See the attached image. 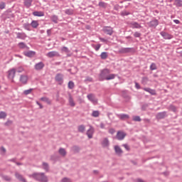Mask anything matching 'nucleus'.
I'll return each instance as SVG.
<instances>
[{
    "instance_id": "1",
    "label": "nucleus",
    "mask_w": 182,
    "mask_h": 182,
    "mask_svg": "<svg viewBox=\"0 0 182 182\" xmlns=\"http://www.w3.org/2000/svg\"><path fill=\"white\" fill-rule=\"evenodd\" d=\"M29 177L31 178H33V180H36V181H39V182H48L49 181V179L45 175V173H38L35 172L31 175H29Z\"/></svg>"
},
{
    "instance_id": "2",
    "label": "nucleus",
    "mask_w": 182,
    "mask_h": 182,
    "mask_svg": "<svg viewBox=\"0 0 182 182\" xmlns=\"http://www.w3.org/2000/svg\"><path fill=\"white\" fill-rule=\"evenodd\" d=\"M108 75H110V70L108 68H105L100 71L99 74V80L100 82H103V80H106Z\"/></svg>"
},
{
    "instance_id": "3",
    "label": "nucleus",
    "mask_w": 182,
    "mask_h": 182,
    "mask_svg": "<svg viewBox=\"0 0 182 182\" xmlns=\"http://www.w3.org/2000/svg\"><path fill=\"white\" fill-rule=\"evenodd\" d=\"M118 53L121 55L126 53H136V48H121L119 49Z\"/></svg>"
},
{
    "instance_id": "4",
    "label": "nucleus",
    "mask_w": 182,
    "mask_h": 182,
    "mask_svg": "<svg viewBox=\"0 0 182 182\" xmlns=\"http://www.w3.org/2000/svg\"><path fill=\"white\" fill-rule=\"evenodd\" d=\"M102 31L106 35H109V36H112L113 35V28L111 26H104L102 28Z\"/></svg>"
},
{
    "instance_id": "5",
    "label": "nucleus",
    "mask_w": 182,
    "mask_h": 182,
    "mask_svg": "<svg viewBox=\"0 0 182 182\" xmlns=\"http://www.w3.org/2000/svg\"><path fill=\"white\" fill-rule=\"evenodd\" d=\"M63 77L64 75L62 73H57L55 77V82H58V85H63Z\"/></svg>"
},
{
    "instance_id": "6",
    "label": "nucleus",
    "mask_w": 182,
    "mask_h": 182,
    "mask_svg": "<svg viewBox=\"0 0 182 182\" xmlns=\"http://www.w3.org/2000/svg\"><path fill=\"white\" fill-rule=\"evenodd\" d=\"M126 136H127V134H126L125 132L118 131L115 136V139H117V140H124Z\"/></svg>"
},
{
    "instance_id": "7",
    "label": "nucleus",
    "mask_w": 182,
    "mask_h": 182,
    "mask_svg": "<svg viewBox=\"0 0 182 182\" xmlns=\"http://www.w3.org/2000/svg\"><path fill=\"white\" fill-rule=\"evenodd\" d=\"M166 117H167V112L166 111L159 112L156 115V120H161L163 119H166Z\"/></svg>"
},
{
    "instance_id": "8",
    "label": "nucleus",
    "mask_w": 182,
    "mask_h": 182,
    "mask_svg": "<svg viewBox=\"0 0 182 182\" xmlns=\"http://www.w3.org/2000/svg\"><path fill=\"white\" fill-rule=\"evenodd\" d=\"M129 25L132 29H141L142 28L141 25L136 21H131Z\"/></svg>"
},
{
    "instance_id": "9",
    "label": "nucleus",
    "mask_w": 182,
    "mask_h": 182,
    "mask_svg": "<svg viewBox=\"0 0 182 182\" xmlns=\"http://www.w3.org/2000/svg\"><path fill=\"white\" fill-rule=\"evenodd\" d=\"M87 97L88 100L92 102V103H93L94 105H97V100L96 97L95 96V95L89 94V95H87Z\"/></svg>"
},
{
    "instance_id": "10",
    "label": "nucleus",
    "mask_w": 182,
    "mask_h": 182,
    "mask_svg": "<svg viewBox=\"0 0 182 182\" xmlns=\"http://www.w3.org/2000/svg\"><path fill=\"white\" fill-rule=\"evenodd\" d=\"M15 73H16V70L15 68H12L8 71V78L14 79L15 77Z\"/></svg>"
},
{
    "instance_id": "11",
    "label": "nucleus",
    "mask_w": 182,
    "mask_h": 182,
    "mask_svg": "<svg viewBox=\"0 0 182 182\" xmlns=\"http://www.w3.org/2000/svg\"><path fill=\"white\" fill-rule=\"evenodd\" d=\"M43 68H45V63H43V62L38 63L34 65L36 70H42Z\"/></svg>"
},
{
    "instance_id": "12",
    "label": "nucleus",
    "mask_w": 182,
    "mask_h": 182,
    "mask_svg": "<svg viewBox=\"0 0 182 182\" xmlns=\"http://www.w3.org/2000/svg\"><path fill=\"white\" fill-rule=\"evenodd\" d=\"M160 35L162 36L164 39H171L173 38V36L166 31H161L160 33Z\"/></svg>"
},
{
    "instance_id": "13",
    "label": "nucleus",
    "mask_w": 182,
    "mask_h": 182,
    "mask_svg": "<svg viewBox=\"0 0 182 182\" xmlns=\"http://www.w3.org/2000/svg\"><path fill=\"white\" fill-rule=\"evenodd\" d=\"M23 55L27 58H33L36 55V52L32 50L25 51L23 52Z\"/></svg>"
},
{
    "instance_id": "14",
    "label": "nucleus",
    "mask_w": 182,
    "mask_h": 182,
    "mask_svg": "<svg viewBox=\"0 0 182 182\" xmlns=\"http://www.w3.org/2000/svg\"><path fill=\"white\" fill-rule=\"evenodd\" d=\"M117 116L119 118V120H129L130 119V116L127 114H118Z\"/></svg>"
},
{
    "instance_id": "15",
    "label": "nucleus",
    "mask_w": 182,
    "mask_h": 182,
    "mask_svg": "<svg viewBox=\"0 0 182 182\" xmlns=\"http://www.w3.org/2000/svg\"><path fill=\"white\" fill-rule=\"evenodd\" d=\"M149 28H156L159 25V20L154 19L148 23Z\"/></svg>"
},
{
    "instance_id": "16",
    "label": "nucleus",
    "mask_w": 182,
    "mask_h": 182,
    "mask_svg": "<svg viewBox=\"0 0 182 182\" xmlns=\"http://www.w3.org/2000/svg\"><path fill=\"white\" fill-rule=\"evenodd\" d=\"M114 151H115L116 154H117V156H122V154L123 153V150H122V148H120V146H119V145L114 146Z\"/></svg>"
},
{
    "instance_id": "17",
    "label": "nucleus",
    "mask_w": 182,
    "mask_h": 182,
    "mask_svg": "<svg viewBox=\"0 0 182 182\" xmlns=\"http://www.w3.org/2000/svg\"><path fill=\"white\" fill-rule=\"evenodd\" d=\"M95 132V129L90 127V128L87 131V136L88 137V139H92L93 138V133Z\"/></svg>"
},
{
    "instance_id": "18",
    "label": "nucleus",
    "mask_w": 182,
    "mask_h": 182,
    "mask_svg": "<svg viewBox=\"0 0 182 182\" xmlns=\"http://www.w3.org/2000/svg\"><path fill=\"white\" fill-rule=\"evenodd\" d=\"M144 90L145 92H148L149 93H150V95H151L152 96H156V95H157V92H156V90H153L150 87H146L144 88Z\"/></svg>"
},
{
    "instance_id": "19",
    "label": "nucleus",
    "mask_w": 182,
    "mask_h": 182,
    "mask_svg": "<svg viewBox=\"0 0 182 182\" xmlns=\"http://www.w3.org/2000/svg\"><path fill=\"white\" fill-rule=\"evenodd\" d=\"M20 82L23 83V85H26V83H28V76L21 75L20 76Z\"/></svg>"
},
{
    "instance_id": "20",
    "label": "nucleus",
    "mask_w": 182,
    "mask_h": 182,
    "mask_svg": "<svg viewBox=\"0 0 182 182\" xmlns=\"http://www.w3.org/2000/svg\"><path fill=\"white\" fill-rule=\"evenodd\" d=\"M101 144H102V147H109V146L110 145V142L109 141V139L104 138V139L101 142Z\"/></svg>"
},
{
    "instance_id": "21",
    "label": "nucleus",
    "mask_w": 182,
    "mask_h": 182,
    "mask_svg": "<svg viewBox=\"0 0 182 182\" xmlns=\"http://www.w3.org/2000/svg\"><path fill=\"white\" fill-rule=\"evenodd\" d=\"M69 98H68V102L70 104V106H71V107H75V106H76V104L75 103V101L73 100V97H72V94L70 93L68 95Z\"/></svg>"
},
{
    "instance_id": "22",
    "label": "nucleus",
    "mask_w": 182,
    "mask_h": 182,
    "mask_svg": "<svg viewBox=\"0 0 182 182\" xmlns=\"http://www.w3.org/2000/svg\"><path fill=\"white\" fill-rule=\"evenodd\" d=\"M48 58H55V56H59V53L58 51H50L47 53Z\"/></svg>"
},
{
    "instance_id": "23",
    "label": "nucleus",
    "mask_w": 182,
    "mask_h": 182,
    "mask_svg": "<svg viewBox=\"0 0 182 182\" xmlns=\"http://www.w3.org/2000/svg\"><path fill=\"white\" fill-rule=\"evenodd\" d=\"M26 34L25 33H17V39H22L23 41H25L26 39Z\"/></svg>"
},
{
    "instance_id": "24",
    "label": "nucleus",
    "mask_w": 182,
    "mask_h": 182,
    "mask_svg": "<svg viewBox=\"0 0 182 182\" xmlns=\"http://www.w3.org/2000/svg\"><path fill=\"white\" fill-rule=\"evenodd\" d=\"M32 2H33V0H24V6H26V8H31V6H32Z\"/></svg>"
},
{
    "instance_id": "25",
    "label": "nucleus",
    "mask_w": 182,
    "mask_h": 182,
    "mask_svg": "<svg viewBox=\"0 0 182 182\" xmlns=\"http://www.w3.org/2000/svg\"><path fill=\"white\" fill-rule=\"evenodd\" d=\"M71 151H73L74 154H76L77 153H79V151H80V147L75 145L71 148Z\"/></svg>"
},
{
    "instance_id": "26",
    "label": "nucleus",
    "mask_w": 182,
    "mask_h": 182,
    "mask_svg": "<svg viewBox=\"0 0 182 182\" xmlns=\"http://www.w3.org/2000/svg\"><path fill=\"white\" fill-rule=\"evenodd\" d=\"M85 130H86V127L84 124L77 127V132L79 133H85Z\"/></svg>"
},
{
    "instance_id": "27",
    "label": "nucleus",
    "mask_w": 182,
    "mask_h": 182,
    "mask_svg": "<svg viewBox=\"0 0 182 182\" xmlns=\"http://www.w3.org/2000/svg\"><path fill=\"white\" fill-rule=\"evenodd\" d=\"M31 26L33 28V29H36L38 26H39V23L38 21L33 20L30 23Z\"/></svg>"
},
{
    "instance_id": "28",
    "label": "nucleus",
    "mask_w": 182,
    "mask_h": 182,
    "mask_svg": "<svg viewBox=\"0 0 182 182\" xmlns=\"http://www.w3.org/2000/svg\"><path fill=\"white\" fill-rule=\"evenodd\" d=\"M173 5L176 6V8H181L182 6V0H174Z\"/></svg>"
},
{
    "instance_id": "29",
    "label": "nucleus",
    "mask_w": 182,
    "mask_h": 182,
    "mask_svg": "<svg viewBox=\"0 0 182 182\" xmlns=\"http://www.w3.org/2000/svg\"><path fill=\"white\" fill-rule=\"evenodd\" d=\"M58 153L63 157H65V156H66L67 154L66 149H65L64 148H60L58 150Z\"/></svg>"
},
{
    "instance_id": "30",
    "label": "nucleus",
    "mask_w": 182,
    "mask_h": 182,
    "mask_svg": "<svg viewBox=\"0 0 182 182\" xmlns=\"http://www.w3.org/2000/svg\"><path fill=\"white\" fill-rule=\"evenodd\" d=\"M34 16H45V13L43 11H34L33 12Z\"/></svg>"
},
{
    "instance_id": "31",
    "label": "nucleus",
    "mask_w": 182,
    "mask_h": 182,
    "mask_svg": "<svg viewBox=\"0 0 182 182\" xmlns=\"http://www.w3.org/2000/svg\"><path fill=\"white\" fill-rule=\"evenodd\" d=\"M98 6H100V8H103V9H106V8H107V3H105V1H100Z\"/></svg>"
},
{
    "instance_id": "32",
    "label": "nucleus",
    "mask_w": 182,
    "mask_h": 182,
    "mask_svg": "<svg viewBox=\"0 0 182 182\" xmlns=\"http://www.w3.org/2000/svg\"><path fill=\"white\" fill-rule=\"evenodd\" d=\"M42 166H43V170H45L48 173V171H49V164L46 162H43Z\"/></svg>"
},
{
    "instance_id": "33",
    "label": "nucleus",
    "mask_w": 182,
    "mask_h": 182,
    "mask_svg": "<svg viewBox=\"0 0 182 182\" xmlns=\"http://www.w3.org/2000/svg\"><path fill=\"white\" fill-rule=\"evenodd\" d=\"M109 56V54L107 53V52H102L100 55V58L101 59H102L103 60L107 59Z\"/></svg>"
},
{
    "instance_id": "34",
    "label": "nucleus",
    "mask_w": 182,
    "mask_h": 182,
    "mask_svg": "<svg viewBox=\"0 0 182 182\" xmlns=\"http://www.w3.org/2000/svg\"><path fill=\"white\" fill-rule=\"evenodd\" d=\"M58 17L56 15H53L50 16V20L52 21V22H53L54 23H58Z\"/></svg>"
},
{
    "instance_id": "35",
    "label": "nucleus",
    "mask_w": 182,
    "mask_h": 182,
    "mask_svg": "<svg viewBox=\"0 0 182 182\" xmlns=\"http://www.w3.org/2000/svg\"><path fill=\"white\" fill-rule=\"evenodd\" d=\"M116 77L115 74H108L106 80H112Z\"/></svg>"
},
{
    "instance_id": "36",
    "label": "nucleus",
    "mask_w": 182,
    "mask_h": 182,
    "mask_svg": "<svg viewBox=\"0 0 182 182\" xmlns=\"http://www.w3.org/2000/svg\"><path fill=\"white\" fill-rule=\"evenodd\" d=\"M23 26L26 31H31V23H25L24 24H23Z\"/></svg>"
},
{
    "instance_id": "37",
    "label": "nucleus",
    "mask_w": 182,
    "mask_h": 182,
    "mask_svg": "<svg viewBox=\"0 0 182 182\" xmlns=\"http://www.w3.org/2000/svg\"><path fill=\"white\" fill-rule=\"evenodd\" d=\"M19 49H25L26 48V44L23 42H20L18 43Z\"/></svg>"
},
{
    "instance_id": "38",
    "label": "nucleus",
    "mask_w": 182,
    "mask_h": 182,
    "mask_svg": "<svg viewBox=\"0 0 182 182\" xmlns=\"http://www.w3.org/2000/svg\"><path fill=\"white\" fill-rule=\"evenodd\" d=\"M41 100L42 102H46V103H48V105H50V100L46 97H43L41 98Z\"/></svg>"
},
{
    "instance_id": "39",
    "label": "nucleus",
    "mask_w": 182,
    "mask_h": 182,
    "mask_svg": "<svg viewBox=\"0 0 182 182\" xmlns=\"http://www.w3.org/2000/svg\"><path fill=\"white\" fill-rule=\"evenodd\" d=\"M61 51L65 52V53H70V50H69V48H68V47H66V46L62 47Z\"/></svg>"
},
{
    "instance_id": "40",
    "label": "nucleus",
    "mask_w": 182,
    "mask_h": 182,
    "mask_svg": "<svg viewBox=\"0 0 182 182\" xmlns=\"http://www.w3.org/2000/svg\"><path fill=\"white\" fill-rule=\"evenodd\" d=\"M131 12H129L127 11H123L120 13L121 16H127L129 15H131Z\"/></svg>"
},
{
    "instance_id": "41",
    "label": "nucleus",
    "mask_w": 182,
    "mask_h": 182,
    "mask_svg": "<svg viewBox=\"0 0 182 182\" xmlns=\"http://www.w3.org/2000/svg\"><path fill=\"white\" fill-rule=\"evenodd\" d=\"M65 14H66V15H73V9H66L65 11Z\"/></svg>"
},
{
    "instance_id": "42",
    "label": "nucleus",
    "mask_w": 182,
    "mask_h": 182,
    "mask_svg": "<svg viewBox=\"0 0 182 182\" xmlns=\"http://www.w3.org/2000/svg\"><path fill=\"white\" fill-rule=\"evenodd\" d=\"M6 112L1 111L0 112V119H6Z\"/></svg>"
},
{
    "instance_id": "43",
    "label": "nucleus",
    "mask_w": 182,
    "mask_h": 182,
    "mask_svg": "<svg viewBox=\"0 0 182 182\" xmlns=\"http://www.w3.org/2000/svg\"><path fill=\"white\" fill-rule=\"evenodd\" d=\"M100 112L99 111H93L92 113V117H99Z\"/></svg>"
},
{
    "instance_id": "44",
    "label": "nucleus",
    "mask_w": 182,
    "mask_h": 182,
    "mask_svg": "<svg viewBox=\"0 0 182 182\" xmlns=\"http://www.w3.org/2000/svg\"><path fill=\"white\" fill-rule=\"evenodd\" d=\"M75 87V82L73 81H69L68 89H73Z\"/></svg>"
},
{
    "instance_id": "45",
    "label": "nucleus",
    "mask_w": 182,
    "mask_h": 182,
    "mask_svg": "<svg viewBox=\"0 0 182 182\" xmlns=\"http://www.w3.org/2000/svg\"><path fill=\"white\" fill-rule=\"evenodd\" d=\"M32 90H33V89L30 88L29 90H26L23 91V94L26 95H31V93H32Z\"/></svg>"
},
{
    "instance_id": "46",
    "label": "nucleus",
    "mask_w": 182,
    "mask_h": 182,
    "mask_svg": "<svg viewBox=\"0 0 182 182\" xmlns=\"http://www.w3.org/2000/svg\"><path fill=\"white\" fill-rule=\"evenodd\" d=\"M149 107V104H144L141 109L142 110V112H146V110H147V108Z\"/></svg>"
},
{
    "instance_id": "47",
    "label": "nucleus",
    "mask_w": 182,
    "mask_h": 182,
    "mask_svg": "<svg viewBox=\"0 0 182 182\" xmlns=\"http://www.w3.org/2000/svg\"><path fill=\"white\" fill-rule=\"evenodd\" d=\"M151 70H156L157 69V65H156V63H152L150 65Z\"/></svg>"
},
{
    "instance_id": "48",
    "label": "nucleus",
    "mask_w": 182,
    "mask_h": 182,
    "mask_svg": "<svg viewBox=\"0 0 182 182\" xmlns=\"http://www.w3.org/2000/svg\"><path fill=\"white\" fill-rule=\"evenodd\" d=\"M122 146L124 147L127 151H130V146L127 144H122Z\"/></svg>"
},
{
    "instance_id": "49",
    "label": "nucleus",
    "mask_w": 182,
    "mask_h": 182,
    "mask_svg": "<svg viewBox=\"0 0 182 182\" xmlns=\"http://www.w3.org/2000/svg\"><path fill=\"white\" fill-rule=\"evenodd\" d=\"M134 122H140L141 120V118H140V116H134L133 117Z\"/></svg>"
},
{
    "instance_id": "50",
    "label": "nucleus",
    "mask_w": 182,
    "mask_h": 182,
    "mask_svg": "<svg viewBox=\"0 0 182 182\" xmlns=\"http://www.w3.org/2000/svg\"><path fill=\"white\" fill-rule=\"evenodd\" d=\"M50 159L53 160V161H56V160L59 159V156L56 155H52Z\"/></svg>"
},
{
    "instance_id": "51",
    "label": "nucleus",
    "mask_w": 182,
    "mask_h": 182,
    "mask_svg": "<svg viewBox=\"0 0 182 182\" xmlns=\"http://www.w3.org/2000/svg\"><path fill=\"white\" fill-rule=\"evenodd\" d=\"M3 178L5 180V181H12V178L8 176H3Z\"/></svg>"
},
{
    "instance_id": "52",
    "label": "nucleus",
    "mask_w": 182,
    "mask_h": 182,
    "mask_svg": "<svg viewBox=\"0 0 182 182\" xmlns=\"http://www.w3.org/2000/svg\"><path fill=\"white\" fill-rule=\"evenodd\" d=\"M149 82V77H143L141 80V83H147Z\"/></svg>"
},
{
    "instance_id": "53",
    "label": "nucleus",
    "mask_w": 182,
    "mask_h": 182,
    "mask_svg": "<svg viewBox=\"0 0 182 182\" xmlns=\"http://www.w3.org/2000/svg\"><path fill=\"white\" fill-rule=\"evenodd\" d=\"M134 38H140V36H141V33H139V31H136L134 33Z\"/></svg>"
},
{
    "instance_id": "54",
    "label": "nucleus",
    "mask_w": 182,
    "mask_h": 182,
    "mask_svg": "<svg viewBox=\"0 0 182 182\" xmlns=\"http://www.w3.org/2000/svg\"><path fill=\"white\" fill-rule=\"evenodd\" d=\"M169 108L171 109V110H172V112H176L177 111V108L176 107V106L171 105L169 106Z\"/></svg>"
},
{
    "instance_id": "55",
    "label": "nucleus",
    "mask_w": 182,
    "mask_h": 182,
    "mask_svg": "<svg viewBox=\"0 0 182 182\" xmlns=\"http://www.w3.org/2000/svg\"><path fill=\"white\" fill-rule=\"evenodd\" d=\"M85 82H93V78H92L91 77L87 76V77H85Z\"/></svg>"
},
{
    "instance_id": "56",
    "label": "nucleus",
    "mask_w": 182,
    "mask_h": 182,
    "mask_svg": "<svg viewBox=\"0 0 182 182\" xmlns=\"http://www.w3.org/2000/svg\"><path fill=\"white\" fill-rule=\"evenodd\" d=\"M5 6H6L5 2L1 1L0 3V9H5Z\"/></svg>"
},
{
    "instance_id": "57",
    "label": "nucleus",
    "mask_w": 182,
    "mask_h": 182,
    "mask_svg": "<svg viewBox=\"0 0 182 182\" xmlns=\"http://www.w3.org/2000/svg\"><path fill=\"white\" fill-rule=\"evenodd\" d=\"M121 8L122 6H120L119 4H116L115 6H114V11H119Z\"/></svg>"
},
{
    "instance_id": "58",
    "label": "nucleus",
    "mask_w": 182,
    "mask_h": 182,
    "mask_svg": "<svg viewBox=\"0 0 182 182\" xmlns=\"http://www.w3.org/2000/svg\"><path fill=\"white\" fill-rule=\"evenodd\" d=\"M109 133L110 134H114V133H116V130H115L114 128H110V129H109Z\"/></svg>"
},
{
    "instance_id": "59",
    "label": "nucleus",
    "mask_w": 182,
    "mask_h": 182,
    "mask_svg": "<svg viewBox=\"0 0 182 182\" xmlns=\"http://www.w3.org/2000/svg\"><path fill=\"white\" fill-rule=\"evenodd\" d=\"M122 97H124V99H127L128 100H130V97L126 93L122 94Z\"/></svg>"
},
{
    "instance_id": "60",
    "label": "nucleus",
    "mask_w": 182,
    "mask_h": 182,
    "mask_svg": "<svg viewBox=\"0 0 182 182\" xmlns=\"http://www.w3.org/2000/svg\"><path fill=\"white\" fill-rule=\"evenodd\" d=\"M61 181L62 182H72V180H70V178H63Z\"/></svg>"
},
{
    "instance_id": "61",
    "label": "nucleus",
    "mask_w": 182,
    "mask_h": 182,
    "mask_svg": "<svg viewBox=\"0 0 182 182\" xmlns=\"http://www.w3.org/2000/svg\"><path fill=\"white\" fill-rule=\"evenodd\" d=\"M52 35V28L47 30V36H50Z\"/></svg>"
},
{
    "instance_id": "62",
    "label": "nucleus",
    "mask_w": 182,
    "mask_h": 182,
    "mask_svg": "<svg viewBox=\"0 0 182 182\" xmlns=\"http://www.w3.org/2000/svg\"><path fill=\"white\" fill-rule=\"evenodd\" d=\"M12 124V121L11 120H8L7 122H5V125L6 126H11V124Z\"/></svg>"
},
{
    "instance_id": "63",
    "label": "nucleus",
    "mask_w": 182,
    "mask_h": 182,
    "mask_svg": "<svg viewBox=\"0 0 182 182\" xmlns=\"http://www.w3.org/2000/svg\"><path fill=\"white\" fill-rule=\"evenodd\" d=\"M100 46H102V45L100 44H97L95 47V50H99L100 49Z\"/></svg>"
},
{
    "instance_id": "64",
    "label": "nucleus",
    "mask_w": 182,
    "mask_h": 182,
    "mask_svg": "<svg viewBox=\"0 0 182 182\" xmlns=\"http://www.w3.org/2000/svg\"><path fill=\"white\" fill-rule=\"evenodd\" d=\"M135 87L136 89H140L141 88L140 84H139L138 82H135Z\"/></svg>"
}]
</instances>
